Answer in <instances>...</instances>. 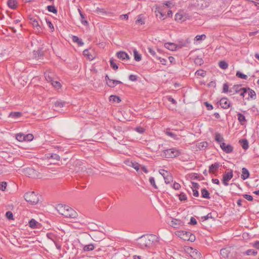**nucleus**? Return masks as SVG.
I'll use <instances>...</instances> for the list:
<instances>
[{
  "instance_id": "1",
  "label": "nucleus",
  "mask_w": 259,
  "mask_h": 259,
  "mask_svg": "<svg viewBox=\"0 0 259 259\" xmlns=\"http://www.w3.org/2000/svg\"><path fill=\"white\" fill-rule=\"evenodd\" d=\"M138 240L140 247L144 248L154 245L158 241V238L153 234H146L141 236Z\"/></svg>"
},
{
  "instance_id": "2",
  "label": "nucleus",
  "mask_w": 259,
  "mask_h": 259,
  "mask_svg": "<svg viewBox=\"0 0 259 259\" xmlns=\"http://www.w3.org/2000/svg\"><path fill=\"white\" fill-rule=\"evenodd\" d=\"M56 209L60 214L66 218L74 219L77 217V212L69 206L59 204L57 205Z\"/></svg>"
},
{
  "instance_id": "3",
  "label": "nucleus",
  "mask_w": 259,
  "mask_h": 259,
  "mask_svg": "<svg viewBox=\"0 0 259 259\" xmlns=\"http://www.w3.org/2000/svg\"><path fill=\"white\" fill-rule=\"evenodd\" d=\"M23 172L25 176L32 179H41L42 178L40 173L31 167L23 169Z\"/></svg>"
},
{
  "instance_id": "4",
  "label": "nucleus",
  "mask_w": 259,
  "mask_h": 259,
  "mask_svg": "<svg viewBox=\"0 0 259 259\" xmlns=\"http://www.w3.org/2000/svg\"><path fill=\"white\" fill-rule=\"evenodd\" d=\"M24 197L25 200L31 204H35L39 201L38 197L33 191L25 193Z\"/></svg>"
},
{
  "instance_id": "5",
  "label": "nucleus",
  "mask_w": 259,
  "mask_h": 259,
  "mask_svg": "<svg viewBox=\"0 0 259 259\" xmlns=\"http://www.w3.org/2000/svg\"><path fill=\"white\" fill-rule=\"evenodd\" d=\"M164 154L166 158H174L180 155L181 152L179 150L173 148L164 150Z\"/></svg>"
},
{
  "instance_id": "6",
  "label": "nucleus",
  "mask_w": 259,
  "mask_h": 259,
  "mask_svg": "<svg viewBox=\"0 0 259 259\" xmlns=\"http://www.w3.org/2000/svg\"><path fill=\"white\" fill-rule=\"evenodd\" d=\"M234 253V248L231 246L226 247L222 248L220 250V254L221 256L224 258L232 257Z\"/></svg>"
},
{
  "instance_id": "7",
  "label": "nucleus",
  "mask_w": 259,
  "mask_h": 259,
  "mask_svg": "<svg viewBox=\"0 0 259 259\" xmlns=\"http://www.w3.org/2000/svg\"><path fill=\"white\" fill-rule=\"evenodd\" d=\"M190 16L184 11H180L175 15V20L179 22H183L188 19Z\"/></svg>"
},
{
  "instance_id": "8",
  "label": "nucleus",
  "mask_w": 259,
  "mask_h": 259,
  "mask_svg": "<svg viewBox=\"0 0 259 259\" xmlns=\"http://www.w3.org/2000/svg\"><path fill=\"white\" fill-rule=\"evenodd\" d=\"M38 18L36 17H30L29 18V23L32 24L34 29L37 30L38 32H39L41 29V27L38 22Z\"/></svg>"
},
{
  "instance_id": "9",
  "label": "nucleus",
  "mask_w": 259,
  "mask_h": 259,
  "mask_svg": "<svg viewBox=\"0 0 259 259\" xmlns=\"http://www.w3.org/2000/svg\"><path fill=\"white\" fill-rule=\"evenodd\" d=\"M183 46H185V44H182L181 46H178L176 44L171 42H166L164 44V47L170 51H176L178 48H181Z\"/></svg>"
},
{
  "instance_id": "10",
  "label": "nucleus",
  "mask_w": 259,
  "mask_h": 259,
  "mask_svg": "<svg viewBox=\"0 0 259 259\" xmlns=\"http://www.w3.org/2000/svg\"><path fill=\"white\" fill-rule=\"evenodd\" d=\"M188 251H189L190 255L191 257H193L195 259H200L201 258V254L198 250L196 249H194L192 247H189L188 249Z\"/></svg>"
},
{
  "instance_id": "11",
  "label": "nucleus",
  "mask_w": 259,
  "mask_h": 259,
  "mask_svg": "<svg viewBox=\"0 0 259 259\" xmlns=\"http://www.w3.org/2000/svg\"><path fill=\"white\" fill-rule=\"evenodd\" d=\"M220 147L224 151L227 153H231L233 150V147L231 145H226L224 142L220 143Z\"/></svg>"
},
{
  "instance_id": "12",
  "label": "nucleus",
  "mask_w": 259,
  "mask_h": 259,
  "mask_svg": "<svg viewBox=\"0 0 259 259\" xmlns=\"http://www.w3.org/2000/svg\"><path fill=\"white\" fill-rule=\"evenodd\" d=\"M169 224L175 228H178L179 227L183 225V222L180 220L172 219L170 222H169Z\"/></svg>"
},
{
  "instance_id": "13",
  "label": "nucleus",
  "mask_w": 259,
  "mask_h": 259,
  "mask_svg": "<svg viewBox=\"0 0 259 259\" xmlns=\"http://www.w3.org/2000/svg\"><path fill=\"white\" fill-rule=\"evenodd\" d=\"M117 58L122 61L128 60L130 59L129 55L123 51H119L116 53Z\"/></svg>"
},
{
  "instance_id": "14",
  "label": "nucleus",
  "mask_w": 259,
  "mask_h": 259,
  "mask_svg": "<svg viewBox=\"0 0 259 259\" xmlns=\"http://www.w3.org/2000/svg\"><path fill=\"white\" fill-rule=\"evenodd\" d=\"M220 104L221 107L224 109H228L230 106V103L226 98H222L220 101Z\"/></svg>"
},
{
  "instance_id": "15",
  "label": "nucleus",
  "mask_w": 259,
  "mask_h": 259,
  "mask_svg": "<svg viewBox=\"0 0 259 259\" xmlns=\"http://www.w3.org/2000/svg\"><path fill=\"white\" fill-rule=\"evenodd\" d=\"M44 55V52L41 49H39L37 51H33L34 58L36 59H40Z\"/></svg>"
},
{
  "instance_id": "16",
  "label": "nucleus",
  "mask_w": 259,
  "mask_h": 259,
  "mask_svg": "<svg viewBox=\"0 0 259 259\" xmlns=\"http://www.w3.org/2000/svg\"><path fill=\"white\" fill-rule=\"evenodd\" d=\"M233 176L232 170L230 172H225L223 176L222 181H228L231 180Z\"/></svg>"
},
{
  "instance_id": "17",
  "label": "nucleus",
  "mask_w": 259,
  "mask_h": 259,
  "mask_svg": "<svg viewBox=\"0 0 259 259\" xmlns=\"http://www.w3.org/2000/svg\"><path fill=\"white\" fill-rule=\"evenodd\" d=\"M190 232H187L185 231H180L177 232V235L181 239L184 240V238H187Z\"/></svg>"
},
{
  "instance_id": "18",
  "label": "nucleus",
  "mask_w": 259,
  "mask_h": 259,
  "mask_svg": "<svg viewBox=\"0 0 259 259\" xmlns=\"http://www.w3.org/2000/svg\"><path fill=\"white\" fill-rule=\"evenodd\" d=\"M29 226L31 228H38L40 226V224L34 219H32L29 222Z\"/></svg>"
},
{
  "instance_id": "19",
  "label": "nucleus",
  "mask_w": 259,
  "mask_h": 259,
  "mask_svg": "<svg viewBox=\"0 0 259 259\" xmlns=\"http://www.w3.org/2000/svg\"><path fill=\"white\" fill-rule=\"evenodd\" d=\"M219 167L220 163L218 162H215L214 164H212L209 166V172L210 173H214Z\"/></svg>"
},
{
  "instance_id": "20",
  "label": "nucleus",
  "mask_w": 259,
  "mask_h": 259,
  "mask_svg": "<svg viewBox=\"0 0 259 259\" xmlns=\"http://www.w3.org/2000/svg\"><path fill=\"white\" fill-rule=\"evenodd\" d=\"M81 245L83 247V250L84 252L92 251L95 249V245L92 243H91L88 245L82 244Z\"/></svg>"
},
{
  "instance_id": "21",
  "label": "nucleus",
  "mask_w": 259,
  "mask_h": 259,
  "mask_svg": "<svg viewBox=\"0 0 259 259\" xmlns=\"http://www.w3.org/2000/svg\"><path fill=\"white\" fill-rule=\"evenodd\" d=\"M247 92L248 94V98L247 100H249V98L254 100L256 98V94L255 92L250 88H247Z\"/></svg>"
},
{
  "instance_id": "22",
  "label": "nucleus",
  "mask_w": 259,
  "mask_h": 259,
  "mask_svg": "<svg viewBox=\"0 0 259 259\" xmlns=\"http://www.w3.org/2000/svg\"><path fill=\"white\" fill-rule=\"evenodd\" d=\"M249 177V172L247 169L245 167L242 168V175L241 176V179L243 180H246Z\"/></svg>"
},
{
  "instance_id": "23",
  "label": "nucleus",
  "mask_w": 259,
  "mask_h": 259,
  "mask_svg": "<svg viewBox=\"0 0 259 259\" xmlns=\"http://www.w3.org/2000/svg\"><path fill=\"white\" fill-rule=\"evenodd\" d=\"M8 7L11 9H15L17 7V0H8L7 2Z\"/></svg>"
},
{
  "instance_id": "24",
  "label": "nucleus",
  "mask_w": 259,
  "mask_h": 259,
  "mask_svg": "<svg viewBox=\"0 0 259 259\" xmlns=\"http://www.w3.org/2000/svg\"><path fill=\"white\" fill-rule=\"evenodd\" d=\"M241 91V88L239 85H235L229 90V93L234 95L236 93H239Z\"/></svg>"
},
{
  "instance_id": "25",
  "label": "nucleus",
  "mask_w": 259,
  "mask_h": 259,
  "mask_svg": "<svg viewBox=\"0 0 259 259\" xmlns=\"http://www.w3.org/2000/svg\"><path fill=\"white\" fill-rule=\"evenodd\" d=\"M238 120L241 125H244L246 121L245 117L240 113L237 114Z\"/></svg>"
},
{
  "instance_id": "26",
  "label": "nucleus",
  "mask_w": 259,
  "mask_h": 259,
  "mask_svg": "<svg viewBox=\"0 0 259 259\" xmlns=\"http://www.w3.org/2000/svg\"><path fill=\"white\" fill-rule=\"evenodd\" d=\"M148 53L155 59H160V57L158 56L155 51L151 48H148Z\"/></svg>"
},
{
  "instance_id": "27",
  "label": "nucleus",
  "mask_w": 259,
  "mask_h": 259,
  "mask_svg": "<svg viewBox=\"0 0 259 259\" xmlns=\"http://www.w3.org/2000/svg\"><path fill=\"white\" fill-rule=\"evenodd\" d=\"M128 166L134 168L137 171H138L140 168L141 165L137 162H131Z\"/></svg>"
},
{
  "instance_id": "28",
  "label": "nucleus",
  "mask_w": 259,
  "mask_h": 259,
  "mask_svg": "<svg viewBox=\"0 0 259 259\" xmlns=\"http://www.w3.org/2000/svg\"><path fill=\"white\" fill-rule=\"evenodd\" d=\"M208 146V143L206 142H202L200 143H199L197 145V148L200 150H202L204 149L205 148H206Z\"/></svg>"
},
{
  "instance_id": "29",
  "label": "nucleus",
  "mask_w": 259,
  "mask_h": 259,
  "mask_svg": "<svg viewBox=\"0 0 259 259\" xmlns=\"http://www.w3.org/2000/svg\"><path fill=\"white\" fill-rule=\"evenodd\" d=\"M164 180L166 184H169L170 182H172L173 177L171 176V175L169 172L167 174L165 177H164Z\"/></svg>"
},
{
  "instance_id": "30",
  "label": "nucleus",
  "mask_w": 259,
  "mask_h": 259,
  "mask_svg": "<svg viewBox=\"0 0 259 259\" xmlns=\"http://www.w3.org/2000/svg\"><path fill=\"white\" fill-rule=\"evenodd\" d=\"M239 143L241 144L243 149L246 150L248 148V143L247 140L242 139L239 141Z\"/></svg>"
},
{
  "instance_id": "31",
  "label": "nucleus",
  "mask_w": 259,
  "mask_h": 259,
  "mask_svg": "<svg viewBox=\"0 0 259 259\" xmlns=\"http://www.w3.org/2000/svg\"><path fill=\"white\" fill-rule=\"evenodd\" d=\"M201 196H202V197H203L204 198H206V199L210 198L209 193L208 191L205 188H203L201 190Z\"/></svg>"
},
{
  "instance_id": "32",
  "label": "nucleus",
  "mask_w": 259,
  "mask_h": 259,
  "mask_svg": "<svg viewBox=\"0 0 259 259\" xmlns=\"http://www.w3.org/2000/svg\"><path fill=\"white\" fill-rule=\"evenodd\" d=\"M196 5L197 7L200 8H204L207 6L206 3L205 2V0H196Z\"/></svg>"
},
{
  "instance_id": "33",
  "label": "nucleus",
  "mask_w": 259,
  "mask_h": 259,
  "mask_svg": "<svg viewBox=\"0 0 259 259\" xmlns=\"http://www.w3.org/2000/svg\"><path fill=\"white\" fill-rule=\"evenodd\" d=\"M22 113L20 112H11L9 114V117L17 118L21 116Z\"/></svg>"
},
{
  "instance_id": "34",
  "label": "nucleus",
  "mask_w": 259,
  "mask_h": 259,
  "mask_svg": "<svg viewBox=\"0 0 259 259\" xmlns=\"http://www.w3.org/2000/svg\"><path fill=\"white\" fill-rule=\"evenodd\" d=\"M109 101L113 102L119 103L121 101L120 98L115 95H111L109 97Z\"/></svg>"
},
{
  "instance_id": "35",
  "label": "nucleus",
  "mask_w": 259,
  "mask_h": 259,
  "mask_svg": "<svg viewBox=\"0 0 259 259\" xmlns=\"http://www.w3.org/2000/svg\"><path fill=\"white\" fill-rule=\"evenodd\" d=\"M72 40L73 42H76L78 44V45L80 46H82L83 45L84 43L82 42V41L81 40V39H80V38H79L77 36H72Z\"/></svg>"
},
{
  "instance_id": "36",
  "label": "nucleus",
  "mask_w": 259,
  "mask_h": 259,
  "mask_svg": "<svg viewBox=\"0 0 259 259\" xmlns=\"http://www.w3.org/2000/svg\"><path fill=\"white\" fill-rule=\"evenodd\" d=\"M83 55L87 57L88 59L91 60H92L94 58L93 55L90 54L89 50L87 49L83 51Z\"/></svg>"
},
{
  "instance_id": "37",
  "label": "nucleus",
  "mask_w": 259,
  "mask_h": 259,
  "mask_svg": "<svg viewBox=\"0 0 259 259\" xmlns=\"http://www.w3.org/2000/svg\"><path fill=\"white\" fill-rule=\"evenodd\" d=\"M134 59L136 61H140L141 60V56L136 50H134Z\"/></svg>"
},
{
  "instance_id": "38",
  "label": "nucleus",
  "mask_w": 259,
  "mask_h": 259,
  "mask_svg": "<svg viewBox=\"0 0 259 259\" xmlns=\"http://www.w3.org/2000/svg\"><path fill=\"white\" fill-rule=\"evenodd\" d=\"M109 62L110 66L113 68V69L116 70L118 68L117 65L114 62V60L113 58L110 59Z\"/></svg>"
},
{
  "instance_id": "39",
  "label": "nucleus",
  "mask_w": 259,
  "mask_h": 259,
  "mask_svg": "<svg viewBox=\"0 0 259 259\" xmlns=\"http://www.w3.org/2000/svg\"><path fill=\"white\" fill-rule=\"evenodd\" d=\"M219 66L223 69H226L228 67V64L225 61H221L219 62Z\"/></svg>"
},
{
  "instance_id": "40",
  "label": "nucleus",
  "mask_w": 259,
  "mask_h": 259,
  "mask_svg": "<svg viewBox=\"0 0 259 259\" xmlns=\"http://www.w3.org/2000/svg\"><path fill=\"white\" fill-rule=\"evenodd\" d=\"M78 11H79V14L80 15V17L81 18V23L85 26H87L89 24L87 20H83V19H84V16L83 14L82 13V12H81V11L80 10V9H78Z\"/></svg>"
},
{
  "instance_id": "41",
  "label": "nucleus",
  "mask_w": 259,
  "mask_h": 259,
  "mask_svg": "<svg viewBox=\"0 0 259 259\" xmlns=\"http://www.w3.org/2000/svg\"><path fill=\"white\" fill-rule=\"evenodd\" d=\"M215 140L219 143H222L224 141L223 137L219 133H217L215 136Z\"/></svg>"
},
{
  "instance_id": "42",
  "label": "nucleus",
  "mask_w": 259,
  "mask_h": 259,
  "mask_svg": "<svg viewBox=\"0 0 259 259\" xmlns=\"http://www.w3.org/2000/svg\"><path fill=\"white\" fill-rule=\"evenodd\" d=\"M16 139L19 142L24 141V135L23 134H17L16 135Z\"/></svg>"
},
{
  "instance_id": "43",
  "label": "nucleus",
  "mask_w": 259,
  "mask_h": 259,
  "mask_svg": "<svg viewBox=\"0 0 259 259\" xmlns=\"http://www.w3.org/2000/svg\"><path fill=\"white\" fill-rule=\"evenodd\" d=\"M65 104L64 102H62L61 101H57L54 103V105L56 108H61L64 106Z\"/></svg>"
},
{
  "instance_id": "44",
  "label": "nucleus",
  "mask_w": 259,
  "mask_h": 259,
  "mask_svg": "<svg viewBox=\"0 0 259 259\" xmlns=\"http://www.w3.org/2000/svg\"><path fill=\"white\" fill-rule=\"evenodd\" d=\"M153 8H155V13H158L160 16H161V17H162L163 16V14L162 12V10L161 9V8L160 6H158V5H155L153 7Z\"/></svg>"
},
{
  "instance_id": "45",
  "label": "nucleus",
  "mask_w": 259,
  "mask_h": 259,
  "mask_svg": "<svg viewBox=\"0 0 259 259\" xmlns=\"http://www.w3.org/2000/svg\"><path fill=\"white\" fill-rule=\"evenodd\" d=\"M236 75L238 77L240 78L241 79L246 80L247 78V76L246 75L244 74L243 73H241L239 71H237Z\"/></svg>"
},
{
  "instance_id": "46",
  "label": "nucleus",
  "mask_w": 259,
  "mask_h": 259,
  "mask_svg": "<svg viewBox=\"0 0 259 259\" xmlns=\"http://www.w3.org/2000/svg\"><path fill=\"white\" fill-rule=\"evenodd\" d=\"M195 240V236L190 232L187 238H184V240L190 241L191 242L194 241Z\"/></svg>"
},
{
  "instance_id": "47",
  "label": "nucleus",
  "mask_w": 259,
  "mask_h": 259,
  "mask_svg": "<svg viewBox=\"0 0 259 259\" xmlns=\"http://www.w3.org/2000/svg\"><path fill=\"white\" fill-rule=\"evenodd\" d=\"M47 9L49 12H52L54 14H56L57 13V10L53 5L48 6L47 7Z\"/></svg>"
},
{
  "instance_id": "48",
  "label": "nucleus",
  "mask_w": 259,
  "mask_h": 259,
  "mask_svg": "<svg viewBox=\"0 0 259 259\" xmlns=\"http://www.w3.org/2000/svg\"><path fill=\"white\" fill-rule=\"evenodd\" d=\"M165 134L167 136L174 138V139H177V135H176L174 133L170 132L169 130H166V131L165 132Z\"/></svg>"
},
{
  "instance_id": "49",
  "label": "nucleus",
  "mask_w": 259,
  "mask_h": 259,
  "mask_svg": "<svg viewBox=\"0 0 259 259\" xmlns=\"http://www.w3.org/2000/svg\"><path fill=\"white\" fill-rule=\"evenodd\" d=\"M136 23H139L141 25L145 23L144 21L142 18V15H140L138 16L137 19L136 20Z\"/></svg>"
},
{
  "instance_id": "50",
  "label": "nucleus",
  "mask_w": 259,
  "mask_h": 259,
  "mask_svg": "<svg viewBox=\"0 0 259 259\" xmlns=\"http://www.w3.org/2000/svg\"><path fill=\"white\" fill-rule=\"evenodd\" d=\"M33 139V136L32 134L24 135V141H31Z\"/></svg>"
},
{
  "instance_id": "51",
  "label": "nucleus",
  "mask_w": 259,
  "mask_h": 259,
  "mask_svg": "<svg viewBox=\"0 0 259 259\" xmlns=\"http://www.w3.org/2000/svg\"><path fill=\"white\" fill-rule=\"evenodd\" d=\"M107 85L110 88H114L116 85V80H110L107 82Z\"/></svg>"
},
{
  "instance_id": "52",
  "label": "nucleus",
  "mask_w": 259,
  "mask_h": 259,
  "mask_svg": "<svg viewBox=\"0 0 259 259\" xmlns=\"http://www.w3.org/2000/svg\"><path fill=\"white\" fill-rule=\"evenodd\" d=\"M246 254L247 255H255V254H257V251H255L253 249H248L246 251Z\"/></svg>"
},
{
  "instance_id": "53",
  "label": "nucleus",
  "mask_w": 259,
  "mask_h": 259,
  "mask_svg": "<svg viewBox=\"0 0 259 259\" xmlns=\"http://www.w3.org/2000/svg\"><path fill=\"white\" fill-rule=\"evenodd\" d=\"M149 182L150 184L155 188L157 189V187L155 182V179L153 177H150L149 178Z\"/></svg>"
},
{
  "instance_id": "54",
  "label": "nucleus",
  "mask_w": 259,
  "mask_h": 259,
  "mask_svg": "<svg viewBox=\"0 0 259 259\" xmlns=\"http://www.w3.org/2000/svg\"><path fill=\"white\" fill-rule=\"evenodd\" d=\"M6 215L8 220H13V213L11 211H7L6 213Z\"/></svg>"
},
{
  "instance_id": "55",
  "label": "nucleus",
  "mask_w": 259,
  "mask_h": 259,
  "mask_svg": "<svg viewBox=\"0 0 259 259\" xmlns=\"http://www.w3.org/2000/svg\"><path fill=\"white\" fill-rule=\"evenodd\" d=\"M206 38L205 34L198 35L195 36V39L197 41L204 40Z\"/></svg>"
},
{
  "instance_id": "56",
  "label": "nucleus",
  "mask_w": 259,
  "mask_h": 259,
  "mask_svg": "<svg viewBox=\"0 0 259 259\" xmlns=\"http://www.w3.org/2000/svg\"><path fill=\"white\" fill-rule=\"evenodd\" d=\"M229 90H229V85H228V83H224L223 85V93H226L229 92Z\"/></svg>"
},
{
  "instance_id": "57",
  "label": "nucleus",
  "mask_w": 259,
  "mask_h": 259,
  "mask_svg": "<svg viewBox=\"0 0 259 259\" xmlns=\"http://www.w3.org/2000/svg\"><path fill=\"white\" fill-rule=\"evenodd\" d=\"M45 78L48 82L52 83L53 81V78L49 73H45Z\"/></svg>"
},
{
  "instance_id": "58",
  "label": "nucleus",
  "mask_w": 259,
  "mask_h": 259,
  "mask_svg": "<svg viewBox=\"0 0 259 259\" xmlns=\"http://www.w3.org/2000/svg\"><path fill=\"white\" fill-rule=\"evenodd\" d=\"M195 74L198 76H204L205 75V72L203 70H198L196 72Z\"/></svg>"
},
{
  "instance_id": "59",
  "label": "nucleus",
  "mask_w": 259,
  "mask_h": 259,
  "mask_svg": "<svg viewBox=\"0 0 259 259\" xmlns=\"http://www.w3.org/2000/svg\"><path fill=\"white\" fill-rule=\"evenodd\" d=\"M7 183L6 182H2L0 183V189L2 191H5L6 189Z\"/></svg>"
},
{
  "instance_id": "60",
  "label": "nucleus",
  "mask_w": 259,
  "mask_h": 259,
  "mask_svg": "<svg viewBox=\"0 0 259 259\" xmlns=\"http://www.w3.org/2000/svg\"><path fill=\"white\" fill-rule=\"evenodd\" d=\"M51 84L57 89H59L61 87V84L59 81H53Z\"/></svg>"
},
{
  "instance_id": "61",
  "label": "nucleus",
  "mask_w": 259,
  "mask_h": 259,
  "mask_svg": "<svg viewBox=\"0 0 259 259\" xmlns=\"http://www.w3.org/2000/svg\"><path fill=\"white\" fill-rule=\"evenodd\" d=\"M210 218L211 219L212 218L211 213H208L206 215L201 217V219L203 221H206V220H208V219H210Z\"/></svg>"
},
{
  "instance_id": "62",
  "label": "nucleus",
  "mask_w": 259,
  "mask_h": 259,
  "mask_svg": "<svg viewBox=\"0 0 259 259\" xmlns=\"http://www.w3.org/2000/svg\"><path fill=\"white\" fill-rule=\"evenodd\" d=\"M194 62L195 64L198 65H201L203 63V61L202 59L199 58H197L195 59Z\"/></svg>"
},
{
  "instance_id": "63",
  "label": "nucleus",
  "mask_w": 259,
  "mask_h": 259,
  "mask_svg": "<svg viewBox=\"0 0 259 259\" xmlns=\"http://www.w3.org/2000/svg\"><path fill=\"white\" fill-rule=\"evenodd\" d=\"M46 22H47L49 27L53 31L54 30V28L53 25L52 24L51 22L49 21V20H48V19H46Z\"/></svg>"
},
{
  "instance_id": "64",
  "label": "nucleus",
  "mask_w": 259,
  "mask_h": 259,
  "mask_svg": "<svg viewBox=\"0 0 259 259\" xmlns=\"http://www.w3.org/2000/svg\"><path fill=\"white\" fill-rule=\"evenodd\" d=\"M243 197L248 201H251L253 200V197L251 195L248 194H244L243 195Z\"/></svg>"
}]
</instances>
